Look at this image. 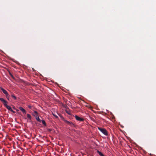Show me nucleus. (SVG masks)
<instances>
[{
  "mask_svg": "<svg viewBox=\"0 0 156 156\" xmlns=\"http://www.w3.org/2000/svg\"><path fill=\"white\" fill-rule=\"evenodd\" d=\"M53 116H54L55 118H58V116L57 115H55V114H54L53 113Z\"/></svg>",
  "mask_w": 156,
  "mask_h": 156,
  "instance_id": "15",
  "label": "nucleus"
},
{
  "mask_svg": "<svg viewBox=\"0 0 156 156\" xmlns=\"http://www.w3.org/2000/svg\"><path fill=\"white\" fill-rule=\"evenodd\" d=\"M0 100L3 103L4 106L9 110L13 113H15V112L11 108L7 105V102L3 98H0Z\"/></svg>",
  "mask_w": 156,
  "mask_h": 156,
  "instance_id": "1",
  "label": "nucleus"
},
{
  "mask_svg": "<svg viewBox=\"0 0 156 156\" xmlns=\"http://www.w3.org/2000/svg\"><path fill=\"white\" fill-rule=\"evenodd\" d=\"M19 109L24 114H26V111L25 109L23 108L22 107H20Z\"/></svg>",
  "mask_w": 156,
  "mask_h": 156,
  "instance_id": "6",
  "label": "nucleus"
},
{
  "mask_svg": "<svg viewBox=\"0 0 156 156\" xmlns=\"http://www.w3.org/2000/svg\"><path fill=\"white\" fill-rule=\"evenodd\" d=\"M11 96L13 98V99L15 100H16L17 99V98L16 97L14 94L12 93H11Z\"/></svg>",
  "mask_w": 156,
  "mask_h": 156,
  "instance_id": "8",
  "label": "nucleus"
},
{
  "mask_svg": "<svg viewBox=\"0 0 156 156\" xmlns=\"http://www.w3.org/2000/svg\"><path fill=\"white\" fill-rule=\"evenodd\" d=\"M6 95V98H7V99L8 100H9L10 95L9 94H7L6 95Z\"/></svg>",
  "mask_w": 156,
  "mask_h": 156,
  "instance_id": "13",
  "label": "nucleus"
},
{
  "mask_svg": "<svg viewBox=\"0 0 156 156\" xmlns=\"http://www.w3.org/2000/svg\"><path fill=\"white\" fill-rule=\"evenodd\" d=\"M0 89L1 90H2V91L3 92V93H4L5 95L8 94V93L7 91L4 88L1 87L0 88Z\"/></svg>",
  "mask_w": 156,
  "mask_h": 156,
  "instance_id": "5",
  "label": "nucleus"
},
{
  "mask_svg": "<svg viewBox=\"0 0 156 156\" xmlns=\"http://www.w3.org/2000/svg\"><path fill=\"white\" fill-rule=\"evenodd\" d=\"M66 109H65V111L69 115H70L71 114V113L70 112V111L69 108L68 107L66 106Z\"/></svg>",
  "mask_w": 156,
  "mask_h": 156,
  "instance_id": "4",
  "label": "nucleus"
},
{
  "mask_svg": "<svg viewBox=\"0 0 156 156\" xmlns=\"http://www.w3.org/2000/svg\"><path fill=\"white\" fill-rule=\"evenodd\" d=\"M9 74H10V75L12 77V78H13V79H14V77L13 75L11 73H10Z\"/></svg>",
  "mask_w": 156,
  "mask_h": 156,
  "instance_id": "16",
  "label": "nucleus"
},
{
  "mask_svg": "<svg viewBox=\"0 0 156 156\" xmlns=\"http://www.w3.org/2000/svg\"><path fill=\"white\" fill-rule=\"evenodd\" d=\"M98 129L103 133L105 135H107L108 132L105 129L98 127Z\"/></svg>",
  "mask_w": 156,
  "mask_h": 156,
  "instance_id": "2",
  "label": "nucleus"
},
{
  "mask_svg": "<svg viewBox=\"0 0 156 156\" xmlns=\"http://www.w3.org/2000/svg\"><path fill=\"white\" fill-rule=\"evenodd\" d=\"M36 119L37 120V121H38L39 122H41V120L39 118L38 116H37L36 117Z\"/></svg>",
  "mask_w": 156,
  "mask_h": 156,
  "instance_id": "10",
  "label": "nucleus"
},
{
  "mask_svg": "<svg viewBox=\"0 0 156 156\" xmlns=\"http://www.w3.org/2000/svg\"><path fill=\"white\" fill-rule=\"evenodd\" d=\"M75 117L76 119L78 121H83L84 120L83 118H80L76 115Z\"/></svg>",
  "mask_w": 156,
  "mask_h": 156,
  "instance_id": "3",
  "label": "nucleus"
},
{
  "mask_svg": "<svg viewBox=\"0 0 156 156\" xmlns=\"http://www.w3.org/2000/svg\"><path fill=\"white\" fill-rule=\"evenodd\" d=\"M28 107L29 108L31 109V108L32 107H31V106L30 105H29V106H28Z\"/></svg>",
  "mask_w": 156,
  "mask_h": 156,
  "instance_id": "17",
  "label": "nucleus"
},
{
  "mask_svg": "<svg viewBox=\"0 0 156 156\" xmlns=\"http://www.w3.org/2000/svg\"><path fill=\"white\" fill-rule=\"evenodd\" d=\"M65 122L66 123H67V124H69V125H70L71 124H72V123H71L70 122L67 121V120H65Z\"/></svg>",
  "mask_w": 156,
  "mask_h": 156,
  "instance_id": "14",
  "label": "nucleus"
},
{
  "mask_svg": "<svg viewBox=\"0 0 156 156\" xmlns=\"http://www.w3.org/2000/svg\"><path fill=\"white\" fill-rule=\"evenodd\" d=\"M41 121L42 123L44 126L46 125V123L45 122V121L44 120H42Z\"/></svg>",
  "mask_w": 156,
  "mask_h": 156,
  "instance_id": "12",
  "label": "nucleus"
},
{
  "mask_svg": "<svg viewBox=\"0 0 156 156\" xmlns=\"http://www.w3.org/2000/svg\"><path fill=\"white\" fill-rule=\"evenodd\" d=\"M27 117L30 120H31V116L30 114H27Z\"/></svg>",
  "mask_w": 156,
  "mask_h": 156,
  "instance_id": "11",
  "label": "nucleus"
},
{
  "mask_svg": "<svg viewBox=\"0 0 156 156\" xmlns=\"http://www.w3.org/2000/svg\"><path fill=\"white\" fill-rule=\"evenodd\" d=\"M32 115L35 116V117H36L37 116H38V114L37 112L36 111H34L33 113H32Z\"/></svg>",
  "mask_w": 156,
  "mask_h": 156,
  "instance_id": "7",
  "label": "nucleus"
},
{
  "mask_svg": "<svg viewBox=\"0 0 156 156\" xmlns=\"http://www.w3.org/2000/svg\"><path fill=\"white\" fill-rule=\"evenodd\" d=\"M97 152L101 156H105L104 154L101 152L98 151H97Z\"/></svg>",
  "mask_w": 156,
  "mask_h": 156,
  "instance_id": "9",
  "label": "nucleus"
}]
</instances>
